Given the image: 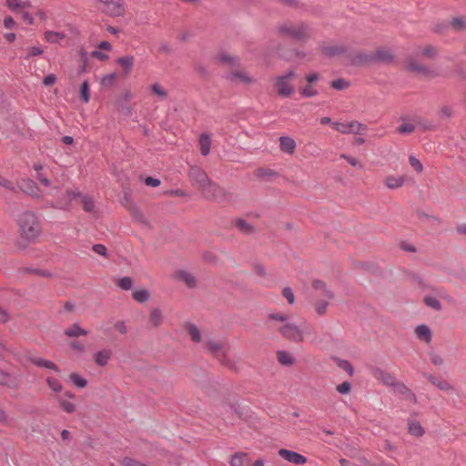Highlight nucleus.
Segmentation results:
<instances>
[{
  "instance_id": "nucleus-1",
  "label": "nucleus",
  "mask_w": 466,
  "mask_h": 466,
  "mask_svg": "<svg viewBox=\"0 0 466 466\" xmlns=\"http://www.w3.org/2000/svg\"><path fill=\"white\" fill-rule=\"evenodd\" d=\"M20 237L26 241L35 240L42 233V225L35 213L24 211L17 217Z\"/></svg>"
},
{
  "instance_id": "nucleus-2",
  "label": "nucleus",
  "mask_w": 466,
  "mask_h": 466,
  "mask_svg": "<svg viewBox=\"0 0 466 466\" xmlns=\"http://www.w3.org/2000/svg\"><path fill=\"white\" fill-rule=\"evenodd\" d=\"M96 1L100 5L101 11L109 16H123L126 13V6L123 0Z\"/></svg>"
},
{
  "instance_id": "nucleus-3",
  "label": "nucleus",
  "mask_w": 466,
  "mask_h": 466,
  "mask_svg": "<svg viewBox=\"0 0 466 466\" xmlns=\"http://www.w3.org/2000/svg\"><path fill=\"white\" fill-rule=\"evenodd\" d=\"M76 198H82L83 207L86 211L91 212L94 210V208H95L94 201L90 197L82 196L79 191H71V190H67L64 194L62 208H67L69 207L70 203Z\"/></svg>"
},
{
  "instance_id": "nucleus-4",
  "label": "nucleus",
  "mask_w": 466,
  "mask_h": 466,
  "mask_svg": "<svg viewBox=\"0 0 466 466\" xmlns=\"http://www.w3.org/2000/svg\"><path fill=\"white\" fill-rule=\"evenodd\" d=\"M295 73L290 71L284 76L276 78L275 85L278 88V92L282 96H289L294 93V87L290 83V80L294 78Z\"/></svg>"
},
{
  "instance_id": "nucleus-5",
  "label": "nucleus",
  "mask_w": 466,
  "mask_h": 466,
  "mask_svg": "<svg viewBox=\"0 0 466 466\" xmlns=\"http://www.w3.org/2000/svg\"><path fill=\"white\" fill-rule=\"evenodd\" d=\"M332 126L335 130L342 134H359L366 127L359 121L349 122H333Z\"/></svg>"
},
{
  "instance_id": "nucleus-6",
  "label": "nucleus",
  "mask_w": 466,
  "mask_h": 466,
  "mask_svg": "<svg viewBox=\"0 0 466 466\" xmlns=\"http://www.w3.org/2000/svg\"><path fill=\"white\" fill-rule=\"evenodd\" d=\"M279 331L289 340L297 342L303 340L302 329L293 322H286L285 325L280 328Z\"/></svg>"
},
{
  "instance_id": "nucleus-7",
  "label": "nucleus",
  "mask_w": 466,
  "mask_h": 466,
  "mask_svg": "<svg viewBox=\"0 0 466 466\" xmlns=\"http://www.w3.org/2000/svg\"><path fill=\"white\" fill-rule=\"evenodd\" d=\"M357 58H358V61H355L354 63L360 64V63H364V62L370 60V58L366 55H360ZM393 59H394V54L392 53V51L390 49H384V48L377 50L376 53L374 54V56L372 57H370V60L380 61V62H391V61H393Z\"/></svg>"
},
{
  "instance_id": "nucleus-8",
  "label": "nucleus",
  "mask_w": 466,
  "mask_h": 466,
  "mask_svg": "<svg viewBox=\"0 0 466 466\" xmlns=\"http://www.w3.org/2000/svg\"><path fill=\"white\" fill-rule=\"evenodd\" d=\"M406 70L410 73H413V74H416V75H419L421 76H426V77H431V76H435V73L433 70H431V68H429L428 66H426L422 64H420L419 62L415 61L413 58L408 59V61L406 63Z\"/></svg>"
},
{
  "instance_id": "nucleus-9",
  "label": "nucleus",
  "mask_w": 466,
  "mask_h": 466,
  "mask_svg": "<svg viewBox=\"0 0 466 466\" xmlns=\"http://www.w3.org/2000/svg\"><path fill=\"white\" fill-rule=\"evenodd\" d=\"M279 455L287 461L296 465H303L308 461L307 457L304 455L287 449H280Z\"/></svg>"
},
{
  "instance_id": "nucleus-10",
  "label": "nucleus",
  "mask_w": 466,
  "mask_h": 466,
  "mask_svg": "<svg viewBox=\"0 0 466 466\" xmlns=\"http://www.w3.org/2000/svg\"><path fill=\"white\" fill-rule=\"evenodd\" d=\"M19 187L23 192L29 196H32L33 198H38L42 197V192L38 187L37 184L30 178L24 179Z\"/></svg>"
},
{
  "instance_id": "nucleus-11",
  "label": "nucleus",
  "mask_w": 466,
  "mask_h": 466,
  "mask_svg": "<svg viewBox=\"0 0 466 466\" xmlns=\"http://www.w3.org/2000/svg\"><path fill=\"white\" fill-rule=\"evenodd\" d=\"M189 177L199 186L200 188L210 181L206 172L200 167H191L189 170Z\"/></svg>"
},
{
  "instance_id": "nucleus-12",
  "label": "nucleus",
  "mask_w": 466,
  "mask_h": 466,
  "mask_svg": "<svg viewBox=\"0 0 466 466\" xmlns=\"http://www.w3.org/2000/svg\"><path fill=\"white\" fill-rule=\"evenodd\" d=\"M201 191L206 198L216 199L222 194V189L216 184L209 181L201 187Z\"/></svg>"
},
{
  "instance_id": "nucleus-13",
  "label": "nucleus",
  "mask_w": 466,
  "mask_h": 466,
  "mask_svg": "<svg viewBox=\"0 0 466 466\" xmlns=\"http://www.w3.org/2000/svg\"><path fill=\"white\" fill-rule=\"evenodd\" d=\"M279 148L282 152L292 155L296 149L295 140L288 136L279 137Z\"/></svg>"
},
{
  "instance_id": "nucleus-14",
  "label": "nucleus",
  "mask_w": 466,
  "mask_h": 466,
  "mask_svg": "<svg viewBox=\"0 0 466 466\" xmlns=\"http://www.w3.org/2000/svg\"><path fill=\"white\" fill-rule=\"evenodd\" d=\"M6 6L13 12L21 13L31 7V2L29 0H6Z\"/></svg>"
},
{
  "instance_id": "nucleus-15",
  "label": "nucleus",
  "mask_w": 466,
  "mask_h": 466,
  "mask_svg": "<svg viewBox=\"0 0 466 466\" xmlns=\"http://www.w3.org/2000/svg\"><path fill=\"white\" fill-rule=\"evenodd\" d=\"M227 78L231 82H240L244 84H251L253 82V78L243 71L230 73Z\"/></svg>"
},
{
  "instance_id": "nucleus-16",
  "label": "nucleus",
  "mask_w": 466,
  "mask_h": 466,
  "mask_svg": "<svg viewBox=\"0 0 466 466\" xmlns=\"http://www.w3.org/2000/svg\"><path fill=\"white\" fill-rule=\"evenodd\" d=\"M248 454L245 452H237L234 455H232L230 459V465L231 466H246L248 463Z\"/></svg>"
},
{
  "instance_id": "nucleus-17",
  "label": "nucleus",
  "mask_w": 466,
  "mask_h": 466,
  "mask_svg": "<svg viewBox=\"0 0 466 466\" xmlns=\"http://www.w3.org/2000/svg\"><path fill=\"white\" fill-rule=\"evenodd\" d=\"M134 61H135V58L131 55L121 56V57L117 58V60H116L117 64L123 67L124 71L127 74H128L132 70L133 66H134Z\"/></svg>"
},
{
  "instance_id": "nucleus-18",
  "label": "nucleus",
  "mask_w": 466,
  "mask_h": 466,
  "mask_svg": "<svg viewBox=\"0 0 466 466\" xmlns=\"http://www.w3.org/2000/svg\"><path fill=\"white\" fill-rule=\"evenodd\" d=\"M44 37L48 43L54 44L63 41L66 38V35L61 32L48 30L45 32Z\"/></svg>"
},
{
  "instance_id": "nucleus-19",
  "label": "nucleus",
  "mask_w": 466,
  "mask_h": 466,
  "mask_svg": "<svg viewBox=\"0 0 466 466\" xmlns=\"http://www.w3.org/2000/svg\"><path fill=\"white\" fill-rule=\"evenodd\" d=\"M199 146L202 156H208L211 147V139L208 134H202L199 137Z\"/></svg>"
},
{
  "instance_id": "nucleus-20",
  "label": "nucleus",
  "mask_w": 466,
  "mask_h": 466,
  "mask_svg": "<svg viewBox=\"0 0 466 466\" xmlns=\"http://www.w3.org/2000/svg\"><path fill=\"white\" fill-rule=\"evenodd\" d=\"M415 56L417 57L426 56L429 58H434L437 56V50L431 46H427L421 48H418L415 51Z\"/></svg>"
},
{
  "instance_id": "nucleus-21",
  "label": "nucleus",
  "mask_w": 466,
  "mask_h": 466,
  "mask_svg": "<svg viewBox=\"0 0 466 466\" xmlns=\"http://www.w3.org/2000/svg\"><path fill=\"white\" fill-rule=\"evenodd\" d=\"M31 361H32V363H34L36 366L53 370L54 371H56L57 373L60 372V370L58 369V367L51 360L39 358V359H32Z\"/></svg>"
},
{
  "instance_id": "nucleus-22",
  "label": "nucleus",
  "mask_w": 466,
  "mask_h": 466,
  "mask_svg": "<svg viewBox=\"0 0 466 466\" xmlns=\"http://www.w3.org/2000/svg\"><path fill=\"white\" fill-rule=\"evenodd\" d=\"M403 177H388L385 180L386 186L390 188H398L400 187L404 184Z\"/></svg>"
},
{
  "instance_id": "nucleus-23",
  "label": "nucleus",
  "mask_w": 466,
  "mask_h": 466,
  "mask_svg": "<svg viewBox=\"0 0 466 466\" xmlns=\"http://www.w3.org/2000/svg\"><path fill=\"white\" fill-rule=\"evenodd\" d=\"M65 334L68 337H79L86 336L87 331L80 328L77 323H75L71 328L65 330Z\"/></svg>"
},
{
  "instance_id": "nucleus-24",
  "label": "nucleus",
  "mask_w": 466,
  "mask_h": 466,
  "mask_svg": "<svg viewBox=\"0 0 466 466\" xmlns=\"http://www.w3.org/2000/svg\"><path fill=\"white\" fill-rule=\"evenodd\" d=\"M416 333L419 338L424 339L426 342H430L431 339V332L428 326L420 325L416 328Z\"/></svg>"
},
{
  "instance_id": "nucleus-25",
  "label": "nucleus",
  "mask_w": 466,
  "mask_h": 466,
  "mask_svg": "<svg viewBox=\"0 0 466 466\" xmlns=\"http://www.w3.org/2000/svg\"><path fill=\"white\" fill-rule=\"evenodd\" d=\"M110 357H111V351L108 350L98 351L96 356V362L99 366H105L107 364Z\"/></svg>"
},
{
  "instance_id": "nucleus-26",
  "label": "nucleus",
  "mask_w": 466,
  "mask_h": 466,
  "mask_svg": "<svg viewBox=\"0 0 466 466\" xmlns=\"http://www.w3.org/2000/svg\"><path fill=\"white\" fill-rule=\"evenodd\" d=\"M132 296L134 299L139 303L146 302L149 299V292L144 289L134 290Z\"/></svg>"
},
{
  "instance_id": "nucleus-27",
  "label": "nucleus",
  "mask_w": 466,
  "mask_h": 466,
  "mask_svg": "<svg viewBox=\"0 0 466 466\" xmlns=\"http://www.w3.org/2000/svg\"><path fill=\"white\" fill-rule=\"evenodd\" d=\"M278 360L282 365L289 366L294 363L293 357L285 350L278 352Z\"/></svg>"
},
{
  "instance_id": "nucleus-28",
  "label": "nucleus",
  "mask_w": 466,
  "mask_h": 466,
  "mask_svg": "<svg viewBox=\"0 0 466 466\" xmlns=\"http://www.w3.org/2000/svg\"><path fill=\"white\" fill-rule=\"evenodd\" d=\"M80 96L82 101L86 104L90 100L89 83L87 80H84L80 86Z\"/></svg>"
},
{
  "instance_id": "nucleus-29",
  "label": "nucleus",
  "mask_w": 466,
  "mask_h": 466,
  "mask_svg": "<svg viewBox=\"0 0 466 466\" xmlns=\"http://www.w3.org/2000/svg\"><path fill=\"white\" fill-rule=\"evenodd\" d=\"M150 323L154 327H157L162 322V312L158 309H154L150 312V318H149Z\"/></svg>"
},
{
  "instance_id": "nucleus-30",
  "label": "nucleus",
  "mask_w": 466,
  "mask_h": 466,
  "mask_svg": "<svg viewBox=\"0 0 466 466\" xmlns=\"http://www.w3.org/2000/svg\"><path fill=\"white\" fill-rule=\"evenodd\" d=\"M409 431L414 436H422L424 434V429L418 421H412L409 424Z\"/></svg>"
},
{
  "instance_id": "nucleus-31",
  "label": "nucleus",
  "mask_w": 466,
  "mask_h": 466,
  "mask_svg": "<svg viewBox=\"0 0 466 466\" xmlns=\"http://www.w3.org/2000/svg\"><path fill=\"white\" fill-rule=\"evenodd\" d=\"M116 79V73H110L106 74L101 76L100 78V84L104 87H108L111 85L114 84V82Z\"/></svg>"
},
{
  "instance_id": "nucleus-32",
  "label": "nucleus",
  "mask_w": 466,
  "mask_h": 466,
  "mask_svg": "<svg viewBox=\"0 0 466 466\" xmlns=\"http://www.w3.org/2000/svg\"><path fill=\"white\" fill-rule=\"evenodd\" d=\"M236 226L239 228V230L246 234H249L254 231L253 227L243 219H238L236 221Z\"/></svg>"
},
{
  "instance_id": "nucleus-33",
  "label": "nucleus",
  "mask_w": 466,
  "mask_h": 466,
  "mask_svg": "<svg viewBox=\"0 0 466 466\" xmlns=\"http://www.w3.org/2000/svg\"><path fill=\"white\" fill-rule=\"evenodd\" d=\"M70 379L73 381V383L78 388L83 389L86 386V380L76 373H72L70 375Z\"/></svg>"
},
{
  "instance_id": "nucleus-34",
  "label": "nucleus",
  "mask_w": 466,
  "mask_h": 466,
  "mask_svg": "<svg viewBox=\"0 0 466 466\" xmlns=\"http://www.w3.org/2000/svg\"><path fill=\"white\" fill-rule=\"evenodd\" d=\"M188 332L191 335V338L194 341L198 342L201 340V336L198 329L194 324H189L187 326Z\"/></svg>"
},
{
  "instance_id": "nucleus-35",
  "label": "nucleus",
  "mask_w": 466,
  "mask_h": 466,
  "mask_svg": "<svg viewBox=\"0 0 466 466\" xmlns=\"http://www.w3.org/2000/svg\"><path fill=\"white\" fill-rule=\"evenodd\" d=\"M118 286L124 290H129L132 288V279L129 277H124L118 279Z\"/></svg>"
},
{
  "instance_id": "nucleus-36",
  "label": "nucleus",
  "mask_w": 466,
  "mask_h": 466,
  "mask_svg": "<svg viewBox=\"0 0 466 466\" xmlns=\"http://www.w3.org/2000/svg\"><path fill=\"white\" fill-rule=\"evenodd\" d=\"M152 92L161 98L167 96V91L158 83H155L151 86Z\"/></svg>"
},
{
  "instance_id": "nucleus-37",
  "label": "nucleus",
  "mask_w": 466,
  "mask_h": 466,
  "mask_svg": "<svg viewBox=\"0 0 466 466\" xmlns=\"http://www.w3.org/2000/svg\"><path fill=\"white\" fill-rule=\"evenodd\" d=\"M312 285H313L314 289H323L324 295L326 298H328V299L332 298V293L329 289H326V286L322 281L314 280Z\"/></svg>"
},
{
  "instance_id": "nucleus-38",
  "label": "nucleus",
  "mask_w": 466,
  "mask_h": 466,
  "mask_svg": "<svg viewBox=\"0 0 466 466\" xmlns=\"http://www.w3.org/2000/svg\"><path fill=\"white\" fill-rule=\"evenodd\" d=\"M44 53L40 46H30L27 49L26 58L41 56Z\"/></svg>"
},
{
  "instance_id": "nucleus-39",
  "label": "nucleus",
  "mask_w": 466,
  "mask_h": 466,
  "mask_svg": "<svg viewBox=\"0 0 466 466\" xmlns=\"http://www.w3.org/2000/svg\"><path fill=\"white\" fill-rule=\"evenodd\" d=\"M424 301L427 304V306H429L436 310L441 309V305L440 301L433 297H426Z\"/></svg>"
},
{
  "instance_id": "nucleus-40",
  "label": "nucleus",
  "mask_w": 466,
  "mask_h": 466,
  "mask_svg": "<svg viewBox=\"0 0 466 466\" xmlns=\"http://www.w3.org/2000/svg\"><path fill=\"white\" fill-rule=\"evenodd\" d=\"M410 166L418 172L421 173L423 170V166L421 162L414 156H410L409 158Z\"/></svg>"
},
{
  "instance_id": "nucleus-41",
  "label": "nucleus",
  "mask_w": 466,
  "mask_h": 466,
  "mask_svg": "<svg viewBox=\"0 0 466 466\" xmlns=\"http://www.w3.org/2000/svg\"><path fill=\"white\" fill-rule=\"evenodd\" d=\"M47 381V384L48 386L55 391V392H60L62 390V385L61 383L56 380V379H52V378H48L46 380Z\"/></svg>"
},
{
  "instance_id": "nucleus-42",
  "label": "nucleus",
  "mask_w": 466,
  "mask_h": 466,
  "mask_svg": "<svg viewBox=\"0 0 466 466\" xmlns=\"http://www.w3.org/2000/svg\"><path fill=\"white\" fill-rule=\"evenodd\" d=\"M60 404L63 407V409L68 413H72L76 410V405L69 400H60Z\"/></svg>"
},
{
  "instance_id": "nucleus-43",
  "label": "nucleus",
  "mask_w": 466,
  "mask_h": 466,
  "mask_svg": "<svg viewBox=\"0 0 466 466\" xmlns=\"http://www.w3.org/2000/svg\"><path fill=\"white\" fill-rule=\"evenodd\" d=\"M331 86L335 89L341 90L349 86V83L343 79H337L331 83Z\"/></svg>"
},
{
  "instance_id": "nucleus-44",
  "label": "nucleus",
  "mask_w": 466,
  "mask_h": 466,
  "mask_svg": "<svg viewBox=\"0 0 466 466\" xmlns=\"http://www.w3.org/2000/svg\"><path fill=\"white\" fill-rule=\"evenodd\" d=\"M351 384L348 381L337 386V391L340 394H348L350 391Z\"/></svg>"
},
{
  "instance_id": "nucleus-45",
  "label": "nucleus",
  "mask_w": 466,
  "mask_h": 466,
  "mask_svg": "<svg viewBox=\"0 0 466 466\" xmlns=\"http://www.w3.org/2000/svg\"><path fill=\"white\" fill-rule=\"evenodd\" d=\"M283 296L288 299L289 304H291V305L294 304L295 296L290 288L287 287L283 289Z\"/></svg>"
},
{
  "instance_id": "nucleus-46",
  "label": "nucleus",
  "mask_w": 466,
  "mask_h": 466,
  "mask_svg": "<svg viewBox=\"0 0 466 466\" xmlns=\"http://www.w3.org/2000/svg\"><path fill=\"white\" fill-rule=\"evenodd\" d=\"M122 463L124 466H148L131 458H125Z\"/></svg>"
},
{
  "instance_id": "nucleus-47",
  "label": "nucleus",
  "mask_w": 466,
  "mask_h": 466,
  "mask_svg": "<svg viewBox=\"0 0 466 466\" xmlns=\"http://www.w3.org/2000/svg\"><path fill=\"white\" fill-rule=\"evenodd\" d=\"M93 248V250H94L96 253H97V254H99V255H101V256L106 257V254H107V252H106V246H105V245H103V244H95V245L93 246V248Z\"/></svg>"
},
{
  "instance_id": "nucleus-48",
  "label": "nucleus",
  "mask_w": 466,
  "mask_h": 466,
  "mask_svg": "<svg viewBox=\"0 0 466 466\" xmlns=\"http://www.w3.org/2000/svg\"><path fill=\"white\" fill-rule=\"evenodd\" d=\"M56 80H57V78H56V75L49 74L43 78V84L45 86H51V85L55 84L56 82Z\"/></svg>"
},
{
  "instance_id": "nucleus-49",
  "label": "nucleus",
  "mask_w": 466,
  "mask_h": 466,
  "mask_svg": "<svg viewBox=\"0 0 466 466\" xmlns=\"http://www.w3.org/2000/svg\"><path fill=\"white\" fill-rule=\"evenodd\" d=\"M452 114L453 111L450 106H443L440 110V116L443 118H450Z\"/></svg>"
},
{
  "instance_id": "nucleus-50",
  "label": "nucleus",
  "mask_w": 466,
  "mask_h": 466,
  "mask_svg": "<svg viewBox=\"0 0 466 466\" xmlns=\"http://www.w3.org/2000/svg\"><path fill=\"white\" fill-rule=\"evenodd\" d=\"M219 60L222 61V62H225V63H228L229 65H236L237 63V59L233 56H230L228 55H226V54H222L220 56H219Z\"/></svg>"
},
{
  "instance_id": "nucleus-51",
  "label": "nucleus",
  "mask_w": 466,
  "mask_h": 466,
  "mask_svg": "<svg viewBox=\"0 0 466 466\" xmlns=\"http://www.w3.org/2000/svg\"><path fill=\"white\" fill-rule=\"evenodd\" d=\"M20 14L26 24L33 25L35 23L34 17L26 11V9L23 10Z\"/></svg>"
},
{
  "instance_id": "nucleus-52",
  "label": "nucleus",
  "mask_w": 466,
  "mask_h": 466,
  "mask_svg": "<svg viewBox=\"0 0 466 466\" xmlns=\"http://www.w3.org/2000/svg\"><path fill=\"white\" fill-rule=\"evenodd\" d=\"M413 130H414V126L412 124H410V123L402 124L399 127L400 133H403V134L404 133H411Z\"/></svg>"
},
{
  "instance_id": "nucleus-53",
  "label": "nucleus",
  "mask_w": 466,
  "mask_h": 466,
  "mask_svg": "<svg viewBox=\"0 0 466 466\" xmlns=\"http://www.w3.org/2000/svg\"><path fill=\"white\" fill-rule=\"evenodd\" d=\"M145 183L148 187H156L160 185V180L158 178H154L152 177H147L145 179Z\"/></svg>"
},
{
  "instance_id": "nucleus-54",
  "label": "nucleus",
  "mask_w": 466,
  "mask_h": 466,
  "mask_svg": "<svg viewBox=\"0 0 466 466\" xmlns=\"http://www.w3.org/2000/svg\"><path fill=\"white\" fill-rule=\"evenodd\" d=\"M91 56L99 60L106 61L108 59V56L106 53H103L99 50H94L91 52Z\"/></svg>"
},
{
  "instance_id": "nucleus-55",
  "label": "nucleus",
  "mask_w": 466,
  "mask_h": 466,
  "mask_svg": "<svg viewBox=\"0 0 466 466\" xmlns=\"http://www.w3.org/2000/svg\"><path fill=\"white\" fill-rule=\"evenodd\" d=\"M12 381L11 376L0 370V383L1 384H9Z\"/></svg>"
},
{
  "instance_id": "nucleus-56",
  "label": "nucleus",
  "mask_w": 466,
  "mask_h": 466,
  "mask_svg": "<svg viewBox=\"0 0 466 466\" xmlns=\"http://www.w3.org/2000/svg\"><path fill=\"white\" fill-rule=\"evenodd\" d=\"M339 365L345 370L349 372L350 375L353 374V368L351 364L347 360H340Z\"/></svg>"
},
{
  "instance_id": "nucleus-57",
  "label": "nucleus",
  "mask_w": 466,
  "mask_h": 466,
  "mask_svg": "<svg viewBox=\"0 0 466 466\" xmlns=\"http://www.w3.org/2000/svg\"><path fill=\"white\" fill-rule=\"evenodd\" d=\"M301 93L304 96L310 97L316 96L317 91L312 86H309L305 87Z\"/></svg>"
},
{
  "instance_id": "nucleus-58",
  "label": "nucleus",
  "mask_w": 466,
  "mask_h": 466,
  "mask_svg": "<svg viewBox=\"0 0 466 466\" xmlns=\"http://www.w3.org/2000/svg\"><path fill=\"white\" fill-rule=\"evenodd\" d=\"M328 302H319L316 305V311L319 315H323L326 312Z\"/></svg>"
},
{
  "instance_id": "nucleus-59",
  "label": "nucleus",
  "mask_w": 466,
  "mask_h": 466,
  "mask_svg": "<svg viewBox=\"0 0 466 466\" xmlns=\"http://www.w3.org/2000/svg\"><path fill=\"white\" fill-rule=\"evenodd\" d=\"M340 157L346 159L352 167H359L360 166L359 161L356 158H354V157H351L347 156L345 154H342L340 156Z\"/></svg>"
},
{
  "instance_id": "nucleus-60",
  "label": "nucleus",
  "mask_w": 466,
  "mask_h": 466,
  "mask_svg": "<svg viewBox=\"0 0 466 466\" xmlns=\"http://www.w3.org/2000/svg\"><path fill=\"white\" fill-rule=\"evenodd\" d=\"M452 24L457 28H463L466 26V19L464 18H456L452 21Z\"/></svg>"
},
{
  "instance_id": "nucleus-61",
  "label": "nucleus",
  "mask_w": 466,
  "mask_h": 466,
  "mask_svg": "<svg viewBox=\"0 0 466 466\" xmlns=\"http://www.w3.org/2000/svg\"><path fill=\"white\" fill-rule=\"evenodd\" d=\"M183 279H184V280L186 281V283L189 287L194 286V284H195V278L192 275H190L188 273H184L183 274Z\"/></svg>"
},
{
  "instance_id": "nucleus-62",
  "label": "nucleus",
  "mask_w": 466,
  "mask_h": 466,
  "mask_svg": "<svg viewBox=\"0 0 466 466\" xmlns=\"http://www.w3.org/2000/svg\"><path fill=\"white\" fill-rule=\"evenodd\" d=\"M15 22L11 16H7L4 20V25L5 28H12L15 25Z\"/></svg>"
},
{
  "instance_id": "nucleus-63",
  "label": "nucleus",
  "mask_w": 466,
  "mask_h": 466,
  "mask_svg": "<svg viewBox=\"0 0 466 466\" xmlns=\"http://www.w3.org/2000/svg\"><path fill=\"white\" fill-rule=\"evenodd\" d=\"M37 179L45 187H49L50 186V180L46 177L43 176L42 174H38Z\"/></svg>"
},
{
  "instance_id": "nucleus-64",
  "label": "nucleus",
  "mask_w": 466,
  "mask_h": 466,
  "mask_svg": "<svg viewBox=\"0 0 466 466\" xmlns=\"http://www.w3.org/2000/svg\"><path fill=\"white\" fill-rule=\"evenodd\" d=\"M98 47L106 51L111 50V44L107 41H102L99 43Z\"/></svg>"
}]
</instances>
